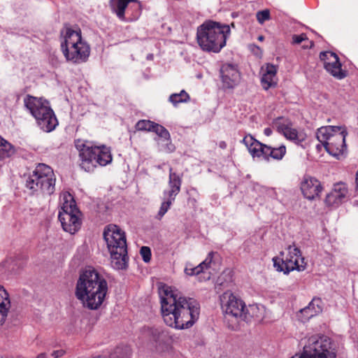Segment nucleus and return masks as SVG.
<instances>
[{"instance_id":"nucleus-1","label":"nucleus","mask_w":358,"mask_h":358,"mask_svg":"<svg viewBox=\"0 0 358 358\" xmlns=\"http://www.w3.org/2000/svg\"><path fill=\"white\" fill-rule=\"evenodd\" d=\"M159 296L162 315L166 325L185 329L192 327L198 320L200 304L196 299L183 296L169 286L159 289Z\"/></svg>"},{"instance_id":"nucleus-2","label":"nucleus","mask_w":358,"mask_h":358,"mask_svg":"<svg viewBox=\"0 0 358 358\" xmlns=\"http://www.w3.org/2000/svg\"><path fill=\"white\" fill-rule=\"evenodd\" d=\"M108 292V282L97 271L87 268L83 271L77 280L75 296L89 310H98Z\"/></svg>"},{"instance_id":"nucleus-3","label":"nucleus","mask_w":358,"mask_h":358,"mask_svg":"<svg viewBox=\"0 0 358 358\" xmlns=\"http://www.w3.org/2000/svg\"><path fill=\"white\" fill-rule=\"evenodd\" d=\"M231 34L229 25L206 20L196 30V41L203 51L218 53L226 45Z\"/></svg>"},{"instance_id":"nucleus-4","label":"nucleus","mask_w":358,"mask_h":358,"mask_svg":"<svg viewBox=\"0 0 358 358\" xmlns=\"http://www.w3.org/2000/svg\"><path fill=\"white\" fill-rule=\"evenodd\" d=\"M61 36L63 39L61 49L66 59L73 64L85 62L90 56V47L83 38L80 29L66 25L61 31Z\"/></svg>"},{"instance_id":"nucleus-5","label":"nucleus","mask_w":358,"mask_h":358,"mask_svg":"<svg viewBox=\"0 0 358 358\" xmlns=\"http://www.w3.org/2000/svg\"><path fill=\"white\" fill-rule=\"evenodd\" d=\"M103 238L110 253L113 266L118 270L126 268L128 256L125 232L118 226L110 224L103 231Z\"/></svg>"},{"instance_id":"nucleus-6","label":"nucleus","mask_w":358,"mask_h":358,"mask_svg":"<svg viewBox=\"0 0 358 358\" xmlns=\"http://www.w3.org/2000/svg\"><path fill=\"white\" fill-rule=\"evenodd\" d=\"M79 150L78 165L87 173L94 172L99 167H104L113 161L111 149L105 145L87 146L82 143L76 145Z\"/></svg>"},{"instance_id":"nucleus-7","label":"nucleus","mask_w":358,"mask_h":358,"mask_svg":"<svg viewBox=\"0 0 358 358\" xmlns=\"http://www.w3.org/2000/svg\"><path fill=\"white\" fill-rule=\"evenodd\" d=\"M348 132L343 127L326 126L317 129V139L322 143L326 151L339 159L347 153L345 137Z\"/></svg>"},{"instance_id":"nucleus-8","label":"nucleus","mask_w":358,"mask_h":358,"mask_svg":"<svg viewBox=\"0 0 358 358\" xmlns=\"http://www.w3.org/2000/svg\"><path fill=\"white\" fill-rule=\"evenodd\" d=\"M24 102L41 130L51 132L58 125L55 114L46 100L27 95Z\"/></svg>"},{"instance_id":"nucleus-9","label":"nucleus","mask_w":358,"mask_h":358,"mask_svg":"<svg viewBox=\"0 0 358 358\" xmlns=\"http://www.w3.org/2000/svg\"><path fill=\"white\" fill-rule=\"evenodd\" d=\"M336 343L327 336L313 335L308 338L300 355L291 358H336Z\"/></svg>"},{"instance_id":"nucleus-10","label":"nucleus","mask_w":358,"mask_h":358,"mask_svg":"<svg viewBox=\"0 0 358 358\" xmlns=\"http://www.w3.org/2000/svg\"><path fill=\"white\" fill-rule=\"evenodd\" d=\"M25 177V187L32 193L41 190L51 195L55 190V177L52 168L45 164H38L31 173Z\"/></svg>"},{"instance_id":"nucleus-11","label":"nucleus","mask_w":358,"mask_h":358,"mask_svg":"<svg viewBox=\"0 0 358 358\" xmlns=\"http://www.w3.org/2000/svg\"><path fill=\"white\" fill-rule=\"evenodd\" d=\"M80 215V211L73 196L68 192L64 193L61 196V209L58 215L63 229L71 234L77 232L81 225Z\"/></svg>"},{"instance_id":"nucleus-12","label":"nucleus","mask_w":358,"mask_h":358,"mask_svg":"<svg viewBox=\"0 0 358 358\" xmlns=\"http://www.w3.org/2000/svg\"><path fill=\"white\" fill-rule=\"evenodd\" d=\"M225 317H231L236 320H243L248 322L250 317H255L259 320L262 318V314H257L259 311V307L256 305H250L246 307L243 300L237 298L233 294L229 296L227 303L222 306Z\"/></svg>"},{"instance_id":"nucleus-13","label":"nucleus","mask_w":358,"mask_h":358,"mask_svg":"<svg viewBox=\"0 0 358 358\" xmlns=\"http://www.w3.org/2000/svg\"><path fill=\"white\" fill-rule=\"evenodd\" d=\"M288 253L285 258L275 257L273 258V266L278 272L289 274L291 271L296 270L302 271L306 269V263L302 257L299 248L295 245L287 247Z\"/></svg>"},{"instance_id":"nucleus-14","label":"nucleus","mask_w":358,"mask_h":358,"mask_svg":"<svg viewBox=\"0 0 358 358\" xmlns=\"http://www.w3.org/2000/svg\"><path fill=\"white\" fill-rule=\"evenodd\" d=\"M110 4L113 13L121 21H136L142 13L141 3L138 0H111Z\"/></svg>"},{"instance_id":"nucleus-15","label":"nucleus","mask_w":358,"mask_h":358,"mask_svg":"<svg viewBox=\"0 0 358 358\" xmlns=\"http://www.w3.org/2000/svg\"><path fill=\"white\" fill-rule=\"evenodd\" d=\"M320 59L323 62L325 70L336 79L342 80L347 76V71L342 69L341 63L336 53L331 51L322 52Z\"/></svg>"},{"instance_id":"nucleus-16","label":"nucleus","mask_w":358,"mask_h":358,"mask_svg":"<svg viewBox=\"0 0 358 358\" xmlns=\"http://www.w3.org/2000/svg\"><path fill=\"white\" fill-rule=\"evenodd\" d=\"M277 131L282 134L287 140L299 145L306 140V135L303 131H298L292 127V124L288 120L280 117L275 120L273 122Z\"/></svg>"},{"instance_id":"nucleus-17","label":"nucleus","mask_w":358,"mask_h":358,"mask_svg":"<svg viewBox=\"0 0 358 358\" xmlns=\"http://www.w3.org/2000/svg\"><path fill=\"white\" fill-rule=\"evenodd\" d=\"M300 188L303 196L308 200H314L320 196L323 190L321 182L310 175H304Z\"/></svg>"},{"instance_id":"nucleus-18","label":"nucleus","mask_w":358,"mask_h":358,"mask_svg":"<svg viewBox=\"0 0 358 358\" xmlns=\"http://www.w3.org/2000/svg\"><path fill=\"white\" fill-rule=\"evenodd\" d=\"M220 74L223 87L227 89L234 88L241 78L237 66L231 64H224L220 68Z\"/></svg>"},{"instance_id":"nucleus-19","label":"nucleus","mask_w":358,"mask_h":358,"mask_svg":"<svg viewBox=\"0 0 358 358\" xmlns=\"http://www.w3.org/2000/svg\"><path fill=\"white\" fill-rule=\"evenodd\" d=\"M152 131L157 135L155 140L160 151L172 152L175 150V146L171 141L170 133L164 126L155 123Z\"/></svg>"},{"instance_id":"nucleus-20","label":"nucleus","mask_w":358,"mask_h":358,"mask_svg":"<svg viewBox=\"0 0 358 358\" xmlns=\"http://www.w3.org/2000/svg\"><path fill=\"white\" fill-rule=\"evenodd\" d=\"M324 303L319 297H314L307 306L300 310L297 315L302 322H308L310 318L322 312Z\"/></svg>"},{"instance_id":"nucleus-21","label":"nucleus","mask_w":358,"mask_h":358,"mask_svg":"<svg viewBox=\"0 0 358 358\" xmlns=\"http://www.w3.org/2000/svg\"><path fill=\"white\" fill-rule=\"evenodd\" d=\"M348 193L347 185L339 182L334 185L332 190L327 194L325 203L327 206H338L345 198Z\"/></svg>"},{"instance_id":"nucleus-22","label":"nucleus","mask_w":358,"mask_h":358,"mask_svg":"<svg viewBox=\"0 0 358 358\" xmlns=\"http://www.w3.org/2000/svg\"><path fill=\"white\" fill-rule=\"evenodd\" d=\"M168 185L169 189H166L163 192V196L176 199V196L180 192L182 178L178 174L173 172L172 168L169 169Z\"/></svg>"},{"instance_id":"nucleus-23","label":"nucleus","mask_w":358,"mask_h":358,"mask_svg":"<svg viewBox=\"0 0 358 358\" xmlns=\"http://www.w3.org/2000/svg\"><path fill=\"white\" fill-rule=\"evenodd\" d=\"M243 143L248 148L250 153L253 157L264 158L266 153V148L268 145L263 144L254 138L251 135H247L243 139Z\"/></svg>"},{"instance_id":"nucleus-24","label":"nucleus","mask_w":358,"mask_h":358,"mask_svg":"<svg viewBox=\"0 0 358 358\" xmlns=\"http://www.w3.org/2000/svg\"><path fill=\"white\" fill-rule=\"evenodd\" d=\"M277 68L273 64H267L262 76L261 84L264 90H268L277 85Z\"/></svg>"},{"instance_id":"nucleus-25","label":"nucleus","mask_w":358,"mask_h":358,"mask_svg":"<svg viewBox=\"0 0 358 358\" xmlns=\"http://www.w3.org/2000/svg\"><path fill=\"white\" fill-rule=\"evenodd\" d=\"M214 252L208 253L206 258L196 266H193L191 264H187L185 268V273L188 275H196L203 272L206 269L210 268L213 262Z\"/></svg>"},{"instance_id":"nucleus-26","label":"nucleus","mask_w":358,"mask_h":358,"mask_svg":"<svg viewBox=\"0 0 358 358\" xmlns=\"http://www.w3.org/2000/svg\"><path fill=\"white\" fill-rule=\"evenodd\" d=\"M131 350L128 345L117 346L115 348L104 352L94 358H131Z\"/></svg>"},{"instance_id":"nucleus-27","label":"nucleus","mask_w":358,"mask_h":358,"mask_svg":"<svg viewBox=\"0 0 358 358\" xmlns=\"http://www.w3.org/2000/svg\"><path fill=\"white\" fill-rule=\"evenodd\" d=\"M10 308L9 294L4 287L0 285V325L5 322Z\"/></svg>"},{"instance_id":"nucleus-28","label":"nucleus","mask_w":358,"mask_h":358,"mask_svg":"<svg viewBox=\"0 0 358 358\" xmlns=\"http://www.w3.org/2000/svg\"><path fill=\"white\" fill-rule=\"evenodd\" d=\"M15 151V148L0 136V160L12 157Z\"/></svg>"},{"instance_id":"nucleus-29","label":"nucleus","mask_w":358,"mask_h":358,"mask_svg":"<svg viewBox=\"0 0 358 358\" xmlns=\"http://www.w3.org/2000/svg\"><path fill=\"white\" fill-rule=\"evenodd\" d=\"M286 153V147L284 145H281L278 148H272L268 146L266 148L265 159H268L271 157L274 159L280 160L283 158Z\"/></svg>"},{"instance_id":"nucleus-30","label":"nucleus","mask_w":358,"mask_h":358,"mask_svg":"<svg viewBox=\"0 0 358 358\" xmlns=\"http://www.w3.org/2000/svg\"><path fill=\"white\" fill-rule=\"evenodd\" d=\"M189 100V95L185 90H182L179 93H174L170 95L169 101L176 106L178 103H186Z\"/></svg>"},{"instance_id":"nucleus-31","label":"nucleus","mask_w":358,"mask_h":358,"mask_svg":"<svg viewBox=\"0 0 358 358\" xmlns=\"http://www.w3.org/2000/svg\"><path fill=\"white\" fill-rule=\"evenodd\" d=\"M175 201V199H172L168 196H163V201L161 204L159 210L158 211L157 215H156V218L160 220L163 216L166 213V212L170 208L172 203Z\"/></svg>"},{"instance_id":"nucleus-32","label":"nucleus","mask_w":358,"mask_h":358,"mask_svg":"<svg viewBox=\"0 0 358 358\" xmlns=\"http://www.w3.org/2000/svg\"><path fill=\"white\" fill-rule=\"evenodd\" d=\"M155 122L147 120H139L136 124V129L138 131H152V129H153V126Z\"/></svg>"},{"instance_id":"nucleus-33","label":"nucleus","mask_w":358,"mask_h":358,"mask_svg":"<svg viewBox=\"0 0 358 358\" xmlns=\"http://www.w3.org/2000/svg\"><path fill=\"white\" fill-rule=\"evenodd\" d=\"M256 17L258 22L261 24H263L264 22L270 20V12L268 9L259 10L257 13Z\"/></svg>"},{"instance_id":"nucleus-34","label":"nucleus","mask_w":358,"mask_h":358,"mask_svg":"<svg viewBox=\"0 0 358 358\" xmlns=\"http://www.w3.org/2000/svg\"><path fill=\"white\" fill-rule=\"evenodd\" d=\"M140 254L142 257L143 260L145 263H148L150 261L152 254H151L150 248L149 247H147V246L141 247V248L140 250Z\"/></svg>"},{"instance_id":"nucleus-35","label":"nucleus","mask_w":358,"mask_h":358,"mask_svg":"<svg viewBox=\"0 0 358 358\" xmlns=\"http://www.w3.org/2000/svg\"><path fill=\"white\" fill-rule=\"evenodd\" d=\"M307 39H308V38L306 36V34H305L292 36V43L294 44H299L302 41L307 40Z\"/></svg>"},{"instance_id":"nucleus-36","label":"nucleus","mask_w":358,"mask_h":358,"mask_svg":"<svg viewBox=\"0 0 358 358\" xmlns=\"http://www.w3.org/2000/svg\"><path fill=\"white\" fill-rule=\"evenodd\" d=\"M148 333L152 335V340L158 341L160 340V331L158 329H148Z\"/></svg>"},{"instance_id":"nucleus-37","label":"nucleus","mask_w":358,"mask_h":358,"mask_svg":"<svg viewBox=\"0 0 358 358\" xmlns=\"http://www.w3.org/2000/svg\"><path fill=\"white\" fill-rule=\"evenodd\" d=\"M65 354V351L62 349L52 351L51 353H49L50 358H59L64 356Z\"/></svg>"},{"instance_id":"nucleus-38","label":"nucleus","mask_w":358,"mask_h":358,"mask_svg":"<svg viewBox=\"0 0 358 358\" xmlns=\"http://www.w3.org/2000/svg\"><path fill=\"white\" fill-rule=\"evenodd\" d=\"M272 129L270 128V127H267V128H265L264 130V134L266 136H269L272 134Z\"/></svg>"},{"instance_id":"nucleus-39","label":"nucleus","mask_w":358,"mask_h":358,"mask_svg":"<svg viewBox=\"0 0 358 358\" xmlns=\"http://www.w3.org/2000/svg\"><path fill=\"white\" fill-rule=\"evenodd\" d=\"M227 143H226L225 141H220V142L219 143V147H220V148H222V149H225V148H227Z\"/></svg>"},{"instance_id":"nucleus-40","label":"nucleus","mask_w":358,"mask_h":358,"mask_svg":"<svg viewBox=\"0 0 358 358\" xmlns=\"http://www.w3.org/2000/svg\"><path fill=\"white\" fill-rule=\"evenodd\" d=\"M36 358H50L49 353H46V352L41 353L39 355H38V357Z\"/></svg>"},{"instance_id":"nucleus-41","label":"nucleus","mask_w":358,"mask_h":358,"mask_svg":"<svg viewBox=\"0 0 358 358\" xmlns=\"http://www.w3.org/2000/svg\"><path fill=\"white\" fill-rule=\"evenodd\" d=\"M264 37L263 36H262V35H261V36H258V40H259V41H264Z\"/></svg>"},{"instance_id":"nucleus-42","label":"nucleus","mask_w":358,"mask_h":358,"mask_svg":"<svg viewBox=\"0 0 358 358\" xmlns=\"http://www.w3.org/2000/svg\"><path fill=\"white\" fill-rule=\"evenodd\" d=\"M152 58H153V55H152V54H150L147 56L148 59H152Z\"/></svg>"},{"instance_id":"nucleus-43","label":"nucleus","mask_w":358,"mask_h":358,"mask_svg":"<svg viewBox=\"0 0 358 358\" xmlns=\"http://www.w3.org/2000/svg\"><path fill=\"white\" fill-rule=\"evenodd\" d=\"M229 27H235L234 23V22H232V23L231 24V26H229Z\"/></svg>"},{"instance_id":"nucleus-44","label":"nucleus","mask_w":358,"mask_h":358,"mask_svg":"<svg viewBox=\"0 0 358 358\" xmlns=\"http://www.w3.org/2000/svg\"><path fill=\"white\" fill-rule=\"evenodd\" d=\"M320 145H317V149H320Z\"/></svg>"},{"instance_id":"nucleus-45","label":"nucleus","mask_w":358,"mask_h":358,"mask_svg":"<svg viewBox=\"0 0 358 358\" xmlns=\"http://www.w3.org/2000/svg\"><path fill=\"white\" fill-rule=\"evenodd\" d=\"M280 255H281V256H283V255H284V252H280Z\"/></svg>"}]
</instances>
